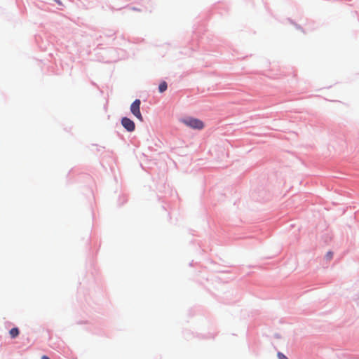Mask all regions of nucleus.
I'll use <instances>...</instances> for the list:
<instances>
[{
	"label": "nucleus",
	"instance_id": "f257e3e1",
	"mask_svg": "<svg viewBox=\"0 0 359 359\" xmlns=\"http://www.w3.org/2000/svg\"><path fill=\"white\" fill-rule=\"evenodd\" d=\"M182 123L193 129L201 130L204 128L203 122L195 118L189 117L184 118L182 120Z\"/></svg>",
	"mask_w": 359,
	"mask_h": 359
},
{
	"label": "nucleus",
	"instance_id": "f03ea898",
	"mask_svg": "<svg viewBox=\"0 0 359 359\" xmlns=\"http://www.w3.org/2000/svg\"><path fill=\"white\" fill-rule=\"evenodd\" d=\"M141 102L139 99L135 100L130 105L131 113L140 121H143L142 115L140 112Z\"/></svg>",
	"mask_w": 359,
	"mask_h": 359
},
{
	"label": "nucleus",
	"instance_id": "7ed1b4c3",
	"mask_svg": "<svg viewBox=\"0 0 359 359\" xmlns=\"http://www.w3.org/2000/svg\"><path fill=\"white\" fill-rule=\"evenodd\" d=\"M121 124L124 127V128L128 132H133L135 129V123L131 119L127 117H123L121 119Z\"/></svg>",
	"mask_w": 359,
	"mask_h": 359
},
{
	"label": "nucleus",
	"instance_id": "20e7f679",
	"mask_svg": "<svg viewBox=\"0 0 359 359\" xmlns=\"http://www.w3.org/2000/svg\"><path fill=\"white\" fill-rule=\"evenodd\" d=\"M19 333H20V331H19L18 328H17V327L12 328L9 331L11 337L13 339L17 337L19 335Z\"/></svg>",
	"mask_w": 359,
	"mask_h": 359
},
{
	"label": "nucleus",
	"instance_id": "39448f33",
	"mask_svg": "<svg viewBox=\"0 0 359 359\" xmlns=\"http://www.w3.org/2000/svg\"><path fill=\"white\" fill-rule=\"evenodd\" d=\"M168 88L167 83L165 81H163L160 83L158 86V90L160 93H163Z\"/></svg>",
	"mask_w": 359,
	"mask_h": 359
},
{
	"label": "nucleus",
	"instance_id": "423d86ee",
	"mask_svg": "<svg viewBox=\"0 0 359 359\" xmlns=\"http://www.w3.org/2000/svg\"><path fill=\"white\" fill-rule=\"evenodd\" d=\"M333 257V252H331V251H329L327 252V254L325 255V259L327 260V261H330Z\"/></svg>",
	"mask_w": 359,
	"mask_h": 359
},
{
	"label": "nucleus",
	"instance_id": "0eeeda50",
	"mask_svg": "<svg viewBox=\"0 0 359 359\" xmlns=\"http://www.w3.org/2000/svg\"><path fill=\"white\" fill-rule=\"evenodd\" d=\"M278 359H288L283 353L279 352L277 354Z\"/></svg>",
	"mask_w": 359,
	"mask_h": 359
},
{
	"label": "nucleus",
	"instance_id": "6e6552de",
	"mask_svg": "<svg viewBox=\"0 0 359 359\" xmlns=\"http://www.w3.org/2000/svg\"><path fill=\"white\" fill-rule=\"evenodd\" d=\"M57 4L62 5V3L60 0H54Z\"/></svg>",
	"mask_w": 359,
	"mask_h": 359
},
{
	"label": "nucleus",
	"instance_id": "1a4fd4ad",
	"mask_svg": "<svg viewBox=\"0 0 359 359\" xmlns=\"http://www.w3.org/2000/svg\"><path fill=\"white\" fill-rule=\"evenodd\" d=\"M41 359H50V358L48 356H46V355H43L41 357Z\"/></svg>",
	"mask_w": 359,
	"mask_h": 359
}]
</instances>
